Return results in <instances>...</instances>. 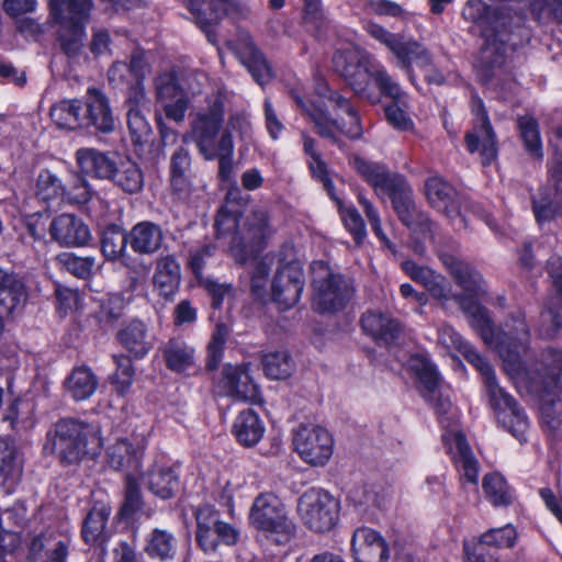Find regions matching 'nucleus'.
I'll return each mask as SVG.
<instances>
[{"mask_svg":"<svg viewBox=\"0 0 562 562\" xmlns=\"http://www.w3.org/2000/svg\"><path fill=\"white\" fill-rule=\"evenodd\" d=\"M520 374L510 378L514 383H541L542 386H562V350L548 348L530 366L521 364Z\"/></svg>","mask_w":562,"mask_h":562,"instance_id":"17","label":"nucleus"},{"mask_svg":"<svg viewBox=\"0 0 562 562\" xmlns=\"http://www.w3.org/2000/svg\"><path fill=\"white\" fill-rule=\"evenodd\" d=\"M150 71V65L146 53L142 48H135L128 57V61H114L108 70V81L115 89H125L136 81H145Z\"/></svg>","mask_w":562,"mask_h":562,"instance_id":"21","label":"nucleus"},{"mask_svg":"<svg viewBox=\"0 0 562 562\" xmlns=\"http://www.w3.org/2000/svg\"><path fill=\"white\" fill-rule=\"evenodd\" d=\"M111 514L105 506L92 508L82 526V537L87 543L95 542L103 533L108 518Z\"/></svg>","mask_w":562,"mask_h":562,"instance_id":"55","label":"nucleus"},{"mask_svg":"<svg viewBox=\"0 0 562 562\" xmlns=\"http://www.w3.org/2000/svg\"><path fill=\"white\" fill-rule=\"evenodd\" d=\"M304 284L303 265L295 258L294 246L284 244L279 251V268L271 284L272 299L280 308H291L300 301Z\"/></svg>","mask_w":562,"mask_h":562,"instance_id":"7","label":"nucleus"},{"mask_svg":"<svg viewBox=\"0 0 562 562\" xmlns=\"http://www.w3.org/2000/svg\"><path fill=\"white\" fill-rule=\"evenodd\" d=\"M130 232L119 225H110L104 228L101 237V251L108 260H116L123 257L126 245H130Z\"/></svg>","mask_w":562,"mask_h":562,"instance_id":"49","label":"nucleus"},{"mask_svg":"<svg viewBox=\"0 0 562 562\" xmlns=\"http://www.w3.org/2000/svg\"><path fill=\"white\" fill-rule=\"evenodd\" d=\"M316 92L321 98L328 100L335 110H342L348 116V121L331 119L319 104L314 101L306 102L301 95L292 92V98L301 111L314 124L318 135L338 145L340 143L336 133L345 134L352 139L359 138L362 135L360 117L350 101L341 94L331 91L325 82L317 85Z\"/></svg>","mask_w":562,"mask_h":562,"instance_id":"3","label":"nucleus"},{"mask_svg":"<svg viewBox=\"0 0 562 562\" xmlns=\"http://www.w3.org/2000/svg\"><path fill=\"white\" fill-rule=\"evenodd\" d=\"M117 339L136 358L145 357L153 348L147 325L139 319H133L125 325L117 333Z\"/></svg>","mask_w":562,"mask_h":562,"instance_id":"37","label":"nucleus"},{"mask_svg":"<svg viewBox=\"0 0 562 562\" xmlns=\"http://www.w3.org/2000/svg\"><path fill=\"white\" fill-rule=\"evenodd\" d=\"M373 79L380 92L384 97L390 98L392 102H403L404 99H407L406 92L384 67H380L373 71Z\"/></svg>","mask_w":562,"mask_h":562,"instance_id":"62","label":"nucleus"},{"mask_svg":"<svg viewBox=\"0 0 562 562\" xmlns=\"http://www.w3.org/2000/svg\"><path fill=\"white\" fill-rule=\"evenodd\" d=\"M335 70L345 79L347 85L360 98L370 100V81L373 78L369 67V60L357 50H340L333 57Z\"/></svg>","mask_w":562,"mask_h":562,"instance_id":"16","label":"nucleus"},{"mask_svg":"<svg viewBox=\"0 0 562 562\" xmlns=\"http://www.w3.org/2000/svg\"><path fill=\"white\" fill-rule=\"evenodd\" d=\"M439 259L461 289L469 293L481 291L482 276L470 262L448 252H440Z\"/></svg>","mask_w":562,"mask_h":562,"instance_id":"31","label":"nucleus"},{"mask_svg":"<svg viewBox=\"0 0 562 562\" xmlns=\"http://www.w3.org/2000/svg\"><path fill=\"white\" fill-rule=\"evenodd\" d=\"M119 188L124 192L133 194L142 190L144 186V176L140 168L132 160L116 162L115 171L111 177Z\"/></svg>","mask_w":562,"mask_h":562,"instance_id":"46","label":"nucleus"},{"mask_svg":"<svg viewBox=\"0 0 562 562\" xmlns=\"http://www.w3.org/2000/svg\"><path fill=\"white\" fill-rule=\"evenodd\" d=\"M64 201L74 204H85L92 198L93 191L85 176L72 172L64 179Z\"/></svg>","mask_w":562,"mask_h":562,"instance_id":"52","label":"nucleus"},{"mask_svg":"<svg viewBox=\"0 0 562 562\" xmlns=\"http://www.w3.org/2000/svg\"><path fill=\"white\" fill-rule=\"evenodd\" d=\"M195 539L205 552H214L222 542L234 546L239 538V531L228 522L221 520L220 513L211 505H204L195 512Z\"/></svg>","mask_w":562,"mask_h":562,"instance_id":"12","label":"nucleus"},{"mask_svg":"<svg viewBox=\"0 0 562 562\" xmlns=\"http://www.w3.org/2000/svg\"><path fill=\"white\" fill-rule=\"evenodd\" d=\"M157 99L161 102L172 101L187 95L178 83L173 71H164L155 78Z\"/></svg>","mask_w":562,"mask_h":562,"instance_id":"61","label":"nucleus"},{"mask_svg":"<svg viewBox=\"0 0 562 562\" xmlns=\"http://www.w3.org/2000/svg\"><path fill=\"white\" fill-rule=\"evenodd\" d=\"M381 194L390 196L393 209L403 224H409L412 214L418 209L413 198V191L406 179L398 175Z\"/></svg>","mask_w":562,"mask_h":562,"instance_id":"33","label":"nucleus"},{"mask_svg":"<svg viewBox=\"0 0 562 562\" xmlns=\"http://www.w3.org/2000/svg\"><path fill=\"white\" fill-rule=\"evenodd\" d=\"M140 450H136L126 439L117 440L108 452V461L115 470L137 471Z\"/></svg>","mask_w":562,"mask_h":562,"instance_id":"48","label":"nucleus"},{"mask_svg":"<svg viewBox=\"0 0 562 562\" xmlns=\"http://www.w3.org/2000/svg\"><path fill=\"white\" fill-rule=\"evenodd\" d=\"M425 194L430 205L453 218L460 214L457 192L441 177L434 176L425 182Z\"/></svg>","mask_w":562,"mask_h":562,"instance_id":"30","label":"nucleus"},{"mask_svg":"<svg viewBox=\"0 0 562 562\" xmlns=\"http://www.w3.org/2000/svg\"><path fill=\"white\" fill-rule=\"evenodd\" d=\"M419 395L431 404L443 429L442 441L452 454L460 473L461 492L465 499L477 495L479 461L473 456L464 435L458 428L459 411L441 393V389H418Z\"/></svg>","mask_w":562,"mask_h":562,"instance_id":"2","label":"nucleus"},{"mask_svg":"<svg viewBox=\"0 0 562 562\" xmlns=\"http://www.w3.org/2000/svg\"><path fill=\"white\" fill-rule=\"evenodd\" d=\"M463 313L468 316L472 328L481 336L483 341L496 349L497 331L493 327L488 311L476 301L467 295L458 293L454 296Z\"/></svg>","mask_w":562,"mask_h":562,"instance_id":"28","label":"nucleus"},{"mask_svg":"<svg viewBox=\"0 0 562 562\" xmlns=\"http://www.w3.org/2000/svg\"><path fill=\"white\" fill-rule=\"evenodd\" d=\"M189 9L195 23L206 34L211 43H215V34L211 27L224 16L247 19L251 12L245 0H189Z\"/></svg>","mask_w":562,"mask_h":562,"instance_id":"14","label":"nucleus"},{"mask_svg":"<svg viewBox=\"0 0 562 562\" xmlns=\"http://www.w3.org/2000/svg\"><path fill=\"white\" fill-rule=\"evenodd\" d=\"M145 552L151 559L161 562L172 560L176 555V539L164 529H155L146 537Z\"/></svg>","mask_w":562,"mask_h":562,"instance_id":"45","label":"nucleus"},{"mask_svg":"<svg viewBox=\"0 0 562 562\" xmlns=\"http://www.w3.org/2000/svg\"><path fill=\"white\" fill-rule=\"evenodd\" d=\"M49 115L60 130L83 128V101L76 99L60 101L52 106Z\"/></svg>","mask_w":562,"mask_h":562,"instance_id":"42","label":"nucleus"},{"mask_svg":"<svg viewBox=\"0 0 562 562\" xmlns=\"http://www.w3.org/2000/svg\"><path fill=\"white\" fill-rule=\"evenodd\" d=\"M560 389H522L521 396L535 406L543 427L549 431L558 430L562 425V403Z\"/></svg>","mask_w":562,"mask_h":562,"instance_id":"22","label":"nucleus"},{"mask_svg":"<svg viewBox=\"0 0 562 562\" xmlns=\"http://www.w3.org/2000/svg\"><path fill=\"white\" fill-rule=\"evenodd\" d=\"M472 111L477 123L472 132L465 135V143L470 153L480 151L483 166L490 165L497 155L496 135L492 128L482 99L473 97Z\"/></svg>","mask_w":562,"mask_h":562,"instance_id":"18","label":"nucleus"},{"mask_svg":"<svg viewBox=\"0 0 562 562\" xmlns=\"http://www.w3.org/2000/svg\"><path fill=\"white\" fill-rule=\"evenodd\" d=\"M529 336V327L521 312L510 315L503 328L497 330L496 350L509 378H517L521 373V353L528 348Z\"/></svg>","mask_w":562,"mask_h":562,"instance_id":"9","label":"nucleus"},{"mask_svg":"<svg viewBox=\"0 0 562 562\" xmlns=\"http://www.w3.org/2000/svg\"><path fill=\"white\" fill-rule=\"evenodd\" d=\"M266 375L271 380H283L292 373V361L284 350L266 353L262 357Z\"/></svg>","mask_w":562,"mask_h":562,"instance_id":"54","label":"nucleus"},{"mask_svg":"<svg viewBox=\"0 0 562 562\" xmlns=\"http://www.w3.org/2000/svg\"><path fill=\"white\" fill-rule=\"evenodd\" d=\"M234 142L229 132L222 133L214 148L215 159H218V176L227 180L233 171Z\"/></svg>","mask_w":562,"mask_h":562,"instance_id":"60","label":"nucleus"},{"mask_svg":"<svg viewBox=\"0 0 562 562\" xmlns=\"http://www.w3.org/2000/svg\"><path fill=\"white\" fill-rule=\"evenodd\" d=\"M293 446L300 458L312 467H324L334 453V438L324 427L300 424L293 432Z\"/></svg>","mask_w":562,"mask_h":562,"instance_id":"11","label":"nucleus"},{"mask_svg":"<svg viewBox=\"0 0 562 562\" xmlns=\"http://www.w3.org/2000/svg\"><path fill=\"white\" fill-rule=\"evenodd\" d=\"M352 168L374 189L380 195L385 188L398 176L391 172L385 165L366 160L355 156L350 161Z\"/></svg>","mask_w":562,"mask_h":562,"instance_id":"38","label":"nucleus"},{"mask_svg":"<svg viewBox=\"0 0 562 562\" xmlns=\"http://www.w3.org/2000/svg\"><path fill=\"white\" fill-rule=\"evenodd\" d=\"M361 326L379 344L393 342L401 333L400 323L381 312L369 311L362 315Z\"/></svg>","mask_w":562,"mask_h":562,"instance_id":"32","label":"nucleus"},{"mask_svg":"<svg viewBox=\"0 0 562 562\" xmlns=\"http://www.w3.org/2000/svg\"><path fill=\"white\" fill-rule=\"evenodd\" d=\"M85 27L81 23L61 24L59 30V42L61 50L69 58L79 56L82 49Z\"/></svg>","mask_w":562,"mask_h":562,"instance_id":"53","label":"nucleus"},{"mask_svg":"<svg viewBox=\"0 0 562 562\" xmlns=\"http://www.w3.org/2000/svg\"><path fill=\"white\" fill-rule=\"evenodd\" d=\"M34 194L35 198L44 204L64 201V179L48 169L42 170L36 179Z\"/></svg>","mask_w":562,"mask_h":562,"instance_id":"44","label":"nucleus"},{"mask_svg":"<svg viewBox=\"0 0 562 562\" xmlns=\"http://www.w3.org/2000/svg\"><path fill=\"white\" fill-rule=\"evenodd\" d=\"M144 484L161 499L172 498L179 491V475L170 467H154L144 477Z\"/></svg>","mask_w":562,"mask_h":562,"instance_id":"36","label":"nucleus"},{"mask_svg":"<svg viewBox=\"0 0 562 562\" xmlns=\"http://www.w3.org/2000/svg\"><path fill=\"white\" fill-rule=\"evenodd\" d=\"M55 19L60 24L83 23L89 19L93 0H49Z\"/></svg>","mask_w":562,"mask_h":562,"instance_id":"41","label":"nucleus"},{"mask_svg":"<svg viewBox=\"0 0 562 562\" xmlns=\"http://www.w3.org/2000/svg\"><path fill=\"white\" fill-rule=\"evenodd\" d=\"M272 234L268 211L262 207L252 210L233 236L231 244L233 257L238 263L245 265L259 255Z\"/></svg>","mask_w":562,"mask_h":562,"instance_id":"8","label":"nucleus"},{"mask_svg":"<svg viewBox=\"0 0 562 562\" xmlns=\"http://www.w3.org/2000/svg\"><path fill=\"white\" fill-rule=\"evenodd\" d=\"M236 55L247 67L252 78L260 86L266 85L272 77L271 69L262 55L255 45L252 37L245 31H241L235 44Z\"/></svg>","mask_w":562,"mask_h":562,"instance_id":"26","label":"nucleus"},{"mask_svg":"<svg viewBox=\"0 0 562 562\" xmlns=\"http://www.w3.org/2000/svg\"><path fill=\"white\" fill-rule=\"evenodd\" d=\"M224 382L227 386H257L250 372L249 363L232 364L227 363L223 369Z\"/></svg>","mask_w":562,"mask_h":562,"instance_id":"63","label":"nucleus"},{"mask_svg":"<svg viewBox=\"0 0 562 562\" xmlns=\"http://www.w3.org/2000/svg\"><path fill=\"white\" fill-rule=\"evenodd\" d=\"M130 246L138 255L157 254L164 246L165 232L151 221H142L130 231Z\"/></svg>","mask_w":562,"mask_h":562,"instance_id":"29","label":"nucleus"},{"mask_svg":"<svg viewBox=\"0 0 562 562\" xmlns=\"http://www.w3.org/2000/svg\"><path fill=\"white\" fill-rule=\"evenodd\" d=\"M49 233L54 240L64 246H85L91 235L81 218L71 214H61L53 220Z\"/></svg>","mask_w":562,"mask_h":562,"instance_id":"27","label":"nucleus"},{"mask_svg":"<svg viewBox=\"0 0 562 562\" xmlns=\"http://www.w3.org/2000/svg\"><path fill=\"white\" fill-rule=\"evenodd\" d=\"M83 127H94L108 134L114 131L113 117L106 95L97 88H89L83 100Z\"/></svg>","mask_w":562,"mask_h":562,"instance_id":"23","label":"nucleus"},{"mask_svg":"<svg viewBox=\"0 0 562 562\" xmlns=\"http://www.w3.org/2000/svg\"><path fill=\"white\" fill-rule=\"evenodd\" d=\"M409 370L424 386H437L441 382L437 368L424 356H413L409 359Z\"/></svg>","mask_w":562,"mask_h":562,"instance_id":"58","label":"nucleus"},{"mask_svg":"<svg viewBox=\"0 0 562 562\" xmlns=\"http://www.w3.org/2000/svg\"><path fill=\"white\" fill-rule=\"evenodd\" d=\"M231 328L225 323L216 324L206 345L204 370L209 373L218 369L225 351Z\"/></svg>","mask_w":562,"mask_h":562,"instance_id":"47","label":"nucleus"},{"mask_svg":"<svg viewBox=\"0 0 562 562\" xmlns=\"http://www.w3.org/2000/svg\"><path fill=\"white\" fill-rule=\"evenodd\" d=\"M367 32L376 41L386 46L397 58L398 64L407 72H411L412 64L416 63L422 68H429L432 64L430 53L419 43L406 40L402 34L391 33L383 26L369 22Z\"/></svg>","mask_w":562,"mask_h":562,"instance_id":"13","label":"nucleus"},{"mask_svg":"<svg viewBox=\"0 0 562 562\" xmlns=\"http://www.w3.org/2000/svg\"><path fill=\"white\" fill-rule=\"evenodd\" d=\"M224 121V103L216 97L207 109L199 110L191 121V137L206 160H214L216 137Z\"/></svg>","mask_w":562,"mask_h":562,"instance_id":"15","label":"nucleus"},{"mask_svg":"<svg viewBox=\"0 0 562 562\" xmlns=\"http://www.w3.org/2000/svg\"><path fill=\"white\" fill-rule=\"evenodd\" d=\"M482 487L486 498L494 506H507L513 501L512 492L499 473H488L483 477Z\"/></svg>","mask_w":562,"mask_h":562,"instance_id":"51","label":"nucleus"},{"mask_svg":"<svg viewBox=\"0 0 562 562\" xmlns=\"http://www.w3.org/2000/svg\"><path fill=\"white\" fill-rule=\"evenodd\" d=\"M102 440L98 430L74 418L58 420L47 432L44 450L64 464H77L85 457L99 454Z\"/></svg>","mask_w":562,"mask_h":562,"instance_id":"4","label":"nucleus"},{"mask_svg":"<svg viewBox=\"0 0 562 562\" xmlns=\"http://www.w3.org/2000/svg\"><path fill=\"white\" fill-rule=\"evenodd\" d=\"M249 519L258 530L278 544L288 543L295 535L296 526L289 517L284 504L272 493L256 497L250 509Z\"/></svg>","mask_w":562,"mask_h":562,"instance_id":"6","label":"nucleus"},{"mask_svg":"<svg viewBox=\"0 0 562 562\" xmlns=\"http://www.w3.org/2000/svg\"><path fill=\"white\" fill-rule=\"evenodd\" d=\"M245 200L240 198L238 189L229 190L226 194L225 202L217 211L214 227L217 236H224L236 233L240 227L238 218L243 213Z\"/></svg>","mask_w":562,"mask_h":562,"instance_id":"34","label":"nucleus"},{"mask_svg":"<svg viewBox=\"0 0 562 562\" xmlns=\"http://www.w3.org/2000/svg\"><path fill=\"white\" fill-rule=\"evenodd\" d=\"M265 430L262 420L251 409L240 412L233 424L237 441L245 447L256 446L262 439Z\"/></svg>","mask_w":562,"mask_h":562,"instance_id":"40","label":"nucleus"},{"mask_svg":"<svg viewBox=\"0 0 562 562\" xmlns=\"http://www.w3.org/2000/svg\"><path fill=\"white\" fill-rule=\"evenodd\" d=\"M181 283V266L175 255L167 254L156 258L153 286L159 296L172 300Z\"/></svg>","mask_w":562,"mask_h":562,"instance_id":"25","label":"nucleus"},{"mask_svg":"<svg viewBox=\"0 0 562 562\" xmlns=\"http://www.w3.org/2000/svg\"><path fill=\"white\" fill-rule=\"evenodd\" d=\"M488 396L498 424L520 442L524 441L529 428L525 411L504 389H491Z\"/></svg>","mask_w":562,"mask_h":562,"instance_id":"19","label":"nucleus"},{"mask_svg":"<svg viewBox=\"0 0 562 562\" xmlns=\"http://www.w3.org/2000/svg\"><path fill=\"white\" fill-rule=\"evenodd\" d=\"M408 100L396 101L385 105L384 112L387 123L398 132H409L414 128V122L408 115Z\"/></svg>","mask_w":562,"mask_h":562,"instance_id":"59","label":"nucleus"},{"mask_svg":"<svg viewBox=\"0 0 562 562\" xmlns=\"http://www.w3.org/2000/svg\"><path fill=\"white\" fill-rule=\"evenodd\" d=\"M76 160L85 173H90L99 179L111 180L115 171L116 161L109 154L94 148L78 149Z\"/></svg>","mask_w":562,"mask_h":562,"instance_id":"35","label":"nucleus"},{"mask_svg":"<svg viewBox=\"0 0 562 562\" xmlns=\"http://www.w3.org/2000/svg\"><path fill=\"white\" fill-rule=\"evenodd\" d=\"M348 501L361 513H367L371 507H380L378 494L367 485L351 488Z\"/></svg>","mask_w":562,"mask_h":562,"instance_id":"64","label":"nucleus"},{"mask_svg":"<svg viewBox=\"0 0 562 562\" xmlns=\"http://www.w3.org/2000/svg\"><path fill=\"white\" fill-rule=\"evenodd\" d=\"M164 357L168 369L176 372H184L195 364V349L180 337L168 340Z\"/></svg>","mask_w":562,"mask_h":562,"instance_id":"43","label":"nucleus"},{"mask_svg":"<svg viewBox=\"0 0 562 562\" xmlns=\"http://www.w3.org/2000/svg\"><path fill=\"white\" fill-rule=\"evenodd\" d=\"M299 514L307 528L315 532L329 531L339 517V502L322 488H311L299 499Z\"/></svg>","mask_w":562,"mask_h":562,"instance_id":"10","label":"nucleus"},{"mask_svg":"<svg viewBox=\"0 0 562 562\" xmlns=\"http://www.w3.org/2000/svg\"><path fill=\"white\" fill-rule=\"evenodd\" d=\"M311 285L313 307L318 313H336L345 308L355 294L352 282L323 260L311 265Z\"/></svg>","mask_w":562,"mask_h":562,"instance_id":"5","label":"nucleus"},{"mask_svg":"<svg viewBox=\"0 0 562 562\" xmlns=\"http://www.w3.org/2000/svg\"><path fill=\"white\" fill-rule=\"evenodd\" d=\"M351 548L356 562H386L389 548L380 533L371 528H359L353 532Z\"/></svg>","mask_w":562,"mask_h":562,"instance_id":"24","label":"nucleus"},{"mask_svg":"<svg viewBox=\"0 0 562 562\" xmlns=\"http://www.w3.org/2000/svg\"><path fill=\"white\" fill-rule=\"evenodd\" d=\"M465 20L474 23L484 38L475 67L485 81L493 78L495 71L506 61L512 49L509 37L515 20H520L505 7H490L480 0H469L462 10Z\"/></svg>","mask_w":562,"mask_h":562,"instance_id":"1","label":"nucleus"},{"mask_svg":"<svg viewBox=\"0 0 562 562\" xmlns=\"http://www.w3.org/2000/svg\"><path fill=\"white\" fill-rule=\"evenodd\" d=\"M126 117L127 128L133 144L136 146L147 144L151 137V126L144 110H127Z\"/></svg>","mask_w":562,"mask_h":562,"instance_id":"57","label":"nucleus"},{"mask_svg":"<svg viewBox=\"0 0 562 562\" xmlns=\"http://www.w3.org/2000/svg\"><path fill=\"white\" fill-rule=\"evenodd\" d=\"M22 461L15 448L0 440V487L11 493L22 477Z\"/></svg>","mask_w":562,"mask_h":562,"instance_id":"39","label":"nucleus"},{"mask_svg":"<svg viewBox=\"0 0 562 562\" xmlns=\"http://www.w3.org/2000/svg\"><path fill=\"white\" fill-rule=\"evenodd\" d=\"M55 262L61 270L80 279H88L95 267L94 257H79L74 252H61L57 255Z\"/></svg>","mask_w":562,"mask_h":562,"instance_id":"50","label":"nucleus"},{"mask_svg":"<svg viewBox=\"0 0 562 562\" xmlns=\"http://www.w3.org/2000/svg\"><path fill=\"white\" fill-rule=\"evenodd\" d=\"M401 268L413 281L420 283L434 300L440 302L442 307L450 300L454 301L456 294L452 293V286L441 273L428 266L418 265L412 259L403 260Z\"/></svg>","mask_w":562,"mask_h":562,"instance_id":"20","label":"nucleus"},{"mask_svg":"<svg viewBox=\"0 0 562 562\" xmlns=\"http://www.w3.org/2000/svg\"><path fill=\"white\" fill-rule=\"evenodd\" d=\"M518 128L527 151L541 159L543 151L537 121L531 116H521L518 119Z\"/></svg>","mask_w":562,"mask_h":562,"instance_id":"56","label":"nucleus"}]
</instances>
